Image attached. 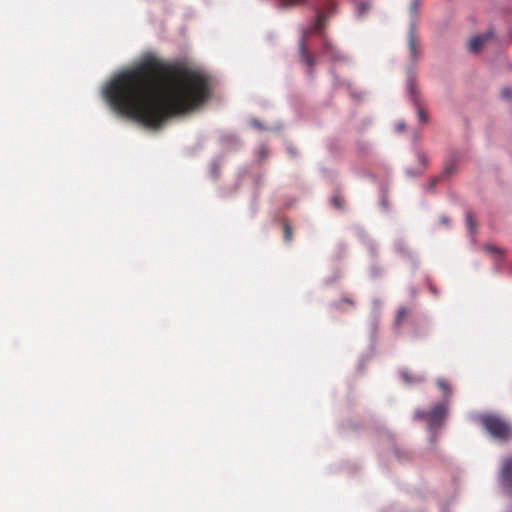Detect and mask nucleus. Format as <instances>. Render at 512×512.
<instances>
[{
    "label": "nucleus",
    "mask_w": 512,
    "mask_h": 512,
    "mask_svg": "<svg viewBox=\"0 0 512 512\" xmlns=\"http://www.w3.org/2000/svg\"><path fill=\"white\" fill-rule=\"evenodd\" d=\"M417 159H418L419 163L423 166V168L421 170L424 171L428 166L427 156L423 152L417 151Z\"/></svg>",
    "instance_id": "nucleus-28"
},
{
    "label": "nucleus",
    "mask_w": 512,
    "mask_h": 512,
    "mask_svg": "<svg viewBox=\"0 0 512 512\" xmlns=\"http://www.w3.org/2000/svg\"><path fill=\"white\" fill-rule=\"evenodd\" d=\"M441 221L444 224H448L449 223V219L447 217H442Z\"/></svg>",
    "instance_id": "nucleus-37"
},
{
    "label": "nucleus",
    "mask_w": 512,
    "mask_h": 512,
    "mask_svg": "<svg viewBox=\"0 0 512 512\" xmlns=\"http://www.w3.org/2000/svg\"><path fill=\"white\" fill-rule=\"evenodd\" d=\"M465 222L470 235L474 237L476 234V223L474 220V214L470 209H467L465 212Z\"/></svg>",
    "instance_id": "nucleus-17"
},
{
    "label": "nucleus",
    "mask_w": 512,
    "mask_h": 512,
    "mask_svg": "<svg viewBox=\"0 0 512 512\" xmlns=\"http://www.w3.org/2000/svg\"><path fill=\"white\" fill-rule=\"evenodd\" d=\"M494 36L493 31H488L484 34L474 36L469 43L470 51L473 53H478L483 45L487 42L488 39Z\"/></svg>",
    "instance_id": "nucleus-12"
},
{
    "label": "nucleus",
    "mask_w": 512,
    "mask_h": 512,
    "mask_svg": "<svg viewBox=\"0 0 512 512\" xmlns=\"http://www.w3.org/2000/svg\"><path fill=\"white\" fill-rule=\"evenodd\" d=\"M105 96L118 113L155 129L173 116L200 107L210 97V85L201 71L148 54L115 76Z\"/></svg>",
    "instance_id": "nucleus-1"
},
{
    "label": "nucleus",
    "mask_w": 512,
    "mask_h": 512,
    "mask_svg": "<svg viewBox=\"0 0 512 512\" xmlns=\"http://www.w3.org/2000/svg\"><path fill=\"white\" fill-rule=\"evenodd\" d=\"M430 433L429 441L431 444V450L436 452V444L440 431H428Z\"/></svg>",
    "instance_id": "nucleus-25"
},
{
    "label": "nucleus",
    "mask_w": 512,
    "mask_h": 512,
    "mask_svg": "<svg viewBox=\"0 0 512 512\" xmlns=\"http://www.w3.org/2000/svg\"><path fill=\"white\" fill-rule=\"evenodd\" d=\"M400 378L402 381L409 386L417 385L423 383L426 380L425 375L423 374H413L407 369H402L399 372Z\"/></svg>",
    "instance_id": "nucleus-13"
},
{
    "label": "nucleus",
    "mask_w": 512,
    "mask_h": 512,
    "mask_svg": "<svg viewBox=\"0 0 512 512\" xmlns=\"http://www.w3.org/2000/svg\"><path fill=\"white\" fill-rule=\"evenodd\" d=\"M328 204L339 212L346 211V199L340 189H335L328 199Z\"/></svg>",
    "instance_id": "nucleus-11"
},
{
    "label": "nucleus",
    "mask_w": 512,
    "mask_h": 512,
    "mask_svg": "<svg viewBox=\"0 0 512 512\" xmlns=\"http://www.w3.org/2000/svg\"><path fill=\"white\" fill-rule=\"evenodd\" d=\"M380 205L383 210H389L388 189L384 186L381 188Z\"/></svg>",
    "instance_id": "nucleus-21"
},
{
    "label": "nucleus",
    "mask_w": 512,
    "mask_h": 512,
    "mask_svg": "<svg viewBox=\"0 0 512 512\" xmlns=\"http://www.w3.org/2000/svg\"><path fill=\"white\" fill-rule=\"evenodd\" d=\"M477 422L492 438L504 443L512 441V425L499 416L482 413L477 416Z\"/></svg>",
    "instance_id": "nucleus-4"
},
{
    "label": "nucleus",
    "mask_w": 512,
    "mask_h": 512,
    "mask_svg": "<svg viewBox=\"0 0 512 512\" xmlns=\"http://www.w3.org/2000/svg\"><path fill=\"white\" fill-rule=\"evenodd\" d=\"M406 129V124L404 122H398L396 124V131L402 132Z\"/></svg>",
    "instance_id": "nucleus-36"
},
{
    "label": "nucleus",
    "mask_w": 512,
    "mask_h": 512,
    "mask_svg": "<svg viewBox=\"0 0 512 512\" xmlns=\"http://www.w3.org/2000/svg\"><path fill=\"white\" fill-rule=\"evenodd\" d=\"M327 147L333 155H337L341 151V143L338 139L329 140Z\"/></svg>",
    "instance_id": "nucleus-22"
},
{
    "label": "nucleus",
    "mask_w": 512,
    "mask_h": 512,
    "mask_svg": "<svg viewBox=\"0 0 512 512\" xmlns=\"http://www.w3.org/2000/svg\"><path fill=\"white\" fill-rule=\"evenodd\" d=\"M411 293H412L413 295H414V294H416V290H415V288H411Z\"/></svg>",
    "instance_id": "nucleus-38"
},
{
    "label": "nucleus",
    "mask_w": 512,
    "mask_h": 512,
    "mask_svg": "<svg viewBox=\"0 0 512 512\" xmlns=\"http://www.w3.org/2000/svg\"><path fill=\"white\" fill-rule=\"evenodd\" d=\"M501 98L507 101H512V88L509 86L503 87L500 92Z\"/></svg>",
    "instance_id": "nucleus-26"
},
{
    "label": "nucleus",
    "mask_w": 512,
    "mask_h": 512,
    "mask_svg": "<svg viewBox=\"0 0 512 512\" xmlns=\"http://www.w3.org/2000/svg\"><path fill=\"white\" fill-rule=\"evenodd\" d=\"M407 315V309L405 307H400L397 311L395 317V325L400 326L404 317Z\"/></svg>",
    "instance_id": "nucleus-24"
},
{
    "label": "nucleus",
    "mask_w": 512,
    "mask_h": 512,
    "mask_svg": "<svg viewBox=\"0 0 512 512\" xmlns=\"http://www.w3.org/2000/svg\"><path fill=\"white\" fill-rule=\"evenodd\" d=\"M449 415V408L446 401H440L430 410L416 409L413 414V420L425 422L428 431H441L445 426Z\"/></svg>",
    "instance_id": "nucleus-3"
},
{
    "label": "nucleus",
    "mask_w": 512,
    "mask_h": 512,
    "mask_svg": "<svg viewBox=\"0 0 512 512\" xmlns=\"http://www.w3.org/2000/svg\"><path fill=\"white\" fill-rule=\"evenodd\" d=\"M427 286L434 296H439V294H440L439 290L432 284V282L429 278L427 279Z\"/></svg>",
    "instance_id": "nucleus-35"
},
{
    "label": "nucleus",
    "mask_w": 512,
    "mask_h": 512,
    "mask_svg": "<svg viewBox=\"0 0 512 512\" xmlns=\"http://www.w3.org/2000/svg\"><path fill=\"white\" fill-rule=\"evenodd\" d=\"M405 92L406 97L410 103L415 107L418 115V119L421 123L428 122V114L423 108L421 92L418 87L417 75L413 72V68H409L407 71V79L405 81Z\"/></svg>",
    "instance_id": "nucleus-5"
},
{
    "label": "nucleus",
    "mask_w": 512,
    "mask_h": 512,
    "mask_svg": "<svg viewBox=\"0 0 512 512\" xmlns=\"http://www.w3.org/2000/svg\"><path fill=\"white\" fill-rule=\"evenodd\" d=\"M395 248H396V251L402 255H408L409 254V249L406 245V243L403 241V240H398L396 243H395Z\"/></svg>",
    "instance_id": "nucleus-23"
},
{
    "label": "nucleus",
    "mask_w": 512,
    "mask_h": 512,
    "mask_svg": "<svg viewBox=\"0 0 512 512\" xmlns=\"http://www.w3.org/2000/svg\"><path fill=\"white\" fill-rule=\"evenodd\" d=\"M357 148H358L359 152L365 154L369 150V144L367 142L358 141Z\"/></svg>",
    "instance_id": "nucleus-33"
},
{
    "label": "nucleus",
    "mask_w": 512,
    "mask_h": 512,
    "mask_svg": "<svg viewBox=\"0 0 512 512\" xmlns=\"http://www.w3.org/2000/svg\"><path fill=\"white\" fill-rule=\"evenodd\" d=\"M337 12V2L336 0H322V29L324 28L325 20L336 14Z\"/></svg>",
    "instance_id": "nucleus-14"
},
{
    "label": "nucleus",
    "mask_w": 512,
    "mask_h": 512,
    "mask_svg": "<svg viewBox=\"0 0 512 512\" xmlns=\"http://www.w3.org/2000/svg\"><path fill=\"white\" fill-rule=\"evenodd\" d=\"M405 172H406L407 176H409V177H419L423 174V170H415L412 168L406 169Z\"/></svg>",
    "instance_id": "nucleus-34"
},
{
    "label": "nucleus",
    "mask_w": 512,
    "mask_h": 512,
    "mask_svg": "<svg viewBox=\"0 0 512 512\" xmlns=\"http://www.w3.org/2000/svg\"><path fill=\"white\" fill-rule=\"evenodd\" d=\"M292 237H293L292 229L289 226V224L285 223L284 224V240L286 242H291L292 241Z\"/></svg>",
    "instance_id": "nucleus-32"
},
{
    "label": "nucleus",
    "mask_w": 512,
    "mask_h": 512,
    "mask_svg": "<svg viewBox=\"0 0 512 512\" xmlns=\"http://www.w3.org/2000/svg\"><path fill=\"white\" fill-rule=\"evenodd\" d=\"M360 368H361L362 370L364 369V362H363V361L360 363Z\"/></svg>",
    "instance_id": "nucleus-39"
},
{
    "label": "nucleus",
    "mask_w": 512,
    "mask_h": 512,
    "mask_svg": "<svg viewBox=\"0 0 512 512\" xmlns=\"http://www.w3.org/2000/svg\"><path fill=\"white\" fill-rule=\"evenodd\" d=\"M407 43L409 49V57L410 64L406 67L405 73L409 68H413V72L416 74V65L418 62V54H419V42L417 37V28H415L414 23H409V28L407 32Z\"/></svg>",
    "instance_id": "nucleus-7"
},
{
    "label": "nucleus",
    "mask_w": 512,
    "mask_h": 512,
    "mask_svg": "<svg viewBox=\"0 0 512 512\" xmlns=\"http://www.w3.org/2000/svg\"><path fill=\"white\" fill-rule=\"evenodd\" d=\"M355 5V13L358 18H363L368 14L371 8L370 1H357L352 0Z\"/></svg>",
    "instance_id": "nucleus-15"
},
{
    "label": "nucleus",
    "mask_w": 512,
    "mask_h": 512,
    "mask_svg": "<svg viewBox=\"0 0 512 512\" xmlns=\"http://www.w3.org/2000/svg\"><path fill=\"white\" fill-rule=\"evenodd\" d=\"M440 180H441V177H440V176H434V177H431V178L429 179V182H428L427 186H426V189H427L428 191L433 192V191L435 190V187H436L437 183H438Z\"/></svg>",
    "instance_id": "nucleus-27"
},
{
    "label": "nucleus",
    "mask_w": 512,
    "mask_h": 512,
    "mask_svg": "<svg viewBox=\"0 0 512 512\" xmlns=\"http://www.w3.org/2000/svg\"><path fill=\"white\" fill-rule=\"evenodd\" d=\"M320 27V12H317L315 15L314 25L304 32L300 42H299V54L301 61L308 67V72H311L314 69L315 62L312 56L308 52V47L306 41L313 33L317 32Z\"/></svg>",
    "instance_id": "nucleus-6"
},
{
    "label": "nucleus",
    "mask_w": 512,
    "mask_h": 512,
    "mask_svg": "<svg viewBox=\"0 0 512 512\" xmlns=\"http://www.w3.org/2000/svg\"><path fill=\"white\" fill-rule=\"evenodd\" d=\"M420 1L421 0H412L410 7H409V12H410V16H411L410 23H414L415 28H417L418 9H419V5H420Z\"/></svg>",
    "instance_id": "nucleus-18"
},
{
    "label": "nucleus",
    "mask_w": 512,
    "mask_h": 512,
    "mask_svg": "<svg viewBox=\"0 0 512 512\" xmlns=\"http://www.w3.org/2000/svg\"><path fill=\"white\" fill-rule=\"evenodd\" d=\"M391 441H392V452L400 463H402V464L409 463L414 459V453L410 449L397 444L394 441L393 437L391 438Z\"/></svg>",
    "instance_id": "nucleus-9"
},
{
    "label": "nucleus",
    "mask_w": 512,
    "mask_h": 512,
    "mask_svg": "<svg viewBox=\"0 0 512 512\" xmlns=\"http://www.w3.org/2000/svg\"><path fill=\"white\" fill-rule=\"evenodd\" d=\"M342 304H348L350 305L351 307H354L355 303L354 301L349 298V297H342L340 300L338 301H334L331 303V306L337 310H343L342 308Z\"/></svg>",
    "instance_id": "nucleus-20"
},
{
    "label": "nucleus",
    "mask_w": 512,
    "mask_h": 512,
    "mask_svg": "<svg viewBox=\"0 0 512 512\" xmlns=\"http://www.w3.org/2000/svg\"><path fill=\"white\" fill-rule=\"evenodd\" d=\"M370 273L373 278H379L383 275V269L379 265H372Z\"/></svg>",
    "instance_id": "nucleus-29"
},
{
    "label": "nucleus",
    "mask_w": 512,
    "mask_h": 512,
    "mask_svg": "<svg viewBox=\"0 0 512 512\" xmlns=\"http://www.w3.org/2000/svg\"><path fill=\"white\" fill-rule=\"evenodd\" d=\"M499 481L505 491L512 493V456L505 460L499 475Z\"/></svg>",
    "instance_id": "nucleus-8"
},
{
    "label": "nucleus",
    "mask_w": 512,
    "mask_h": 512,
    "mask_svg": "<svg viewBox=\"0 0 512 512\" xmlns=\"http://www.w3.org/2000/svg\"><path fill=\"white\" fill-rule=\"evenodd\" d=\"M303 0H279V5L283 8H288L301 3Z\"/></svg>",
    "instance_id": "nucleus-31"
},
{
    "label": "nucleus",
    "mask_w": 512,
    "mask_h": 512,
    "mask_svg": "<svg viewBox=\"0 0 512 512\" xmlns=\"http://www.w3.org/2000/svg\"><path fill=\"white\" fill-rule=\"evenodd\" d=\"M322 57L328 58L329 61L332 62V67L330 69V74L333 78V86L335 88L347 86L350 91V96L354 98L356 101L360 102L363 100L362 92H355L351 89V85L346 82L344 79H341L337 73L336 69L339 65L345 64L348 62V57L343 54L340 50H338L326 37V35L322 32Z\"/></svg>",
    "instance_id": "nucleus-2"
},
{
    "label": "nucleus",
    "mask_w": 512,
    "mask_h": 512,
    "mask_svg": "<svg viewBox=\"0 0 512 512\" xmlns=\"http://www.w3.org/2000/svg\"><path fill=\"white\" fill-rule=\"evenodd\" d=\"M460 156L458 152H452L444 162V168L442 172L441 178H447L454 174L457 171V166L459 162Z\"/></svg>",
    "instance_id": "nucleus-10"
},
{
    "label": "nucleus",
    "mask_w": 512,
    "mask_h": 512,
    "mask_svg": "<svg viewBox=\"0 0 512 512\" xmlns=\"http://www.w3.org/2000/svg\"><path fill=\"white\" fill-rule=\"evenodd\" d=\"M484 249L489 252V253H493V254H499V255H502L504 253V250L495 246V245H491V244H487L484 246Z\"/></svg>",
    "instance_id": "nucleus-30"
},
{
    "label": "nucleus",
    "mask_w": 512,
    "mask_h": 512,
    "mask_svg": "<svg viewBox=\"0 0 512 512\" xmlns=\"http://www.w3.org/2000/svg\"><path fill=\"white\" fill-rule=\"evenodd\" d=\"M437 386L439 389L443 391V399L442 401H446L447 405H449V401L452 395V388L449 382L445 379L439 378L437 379Z\"/></svg>",
    "instance_id": "nucleus-16"
},
{
    "label": "nucleus",
    "mask_w": 512,
    "mask_h": 512,
    "mask_svg": "<svg viewBox=\"0 0 512 512\" xmlns=\"http://www.w3.org/2000/svg\"><path fill=\"white\" fill-rule=\"evenodd\" d=\"M428 329L426 324L423 321L415 322L413 336L414 337H423L427 334Z\"/></svg>",
    "instance_id": "nucleus-19"
}]
</instances>
